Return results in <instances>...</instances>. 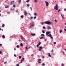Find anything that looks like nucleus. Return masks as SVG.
<instances>
[{
	"instance_id": "nucleus-27",
	"label": "nucleus",
	"mask_w": 66,
	"mask_h": 66,
	"mask_svg": "<svg viewBox=\"0 0 66 66\" xmlns=\"http://www.w3.org/2000/svg\"><path fill=\"white\" fill-rule=\"evenodd\" d=\"M40 44H41V42H39V44L38 45H40Z\"/></svg>"
},
{
	"instance_id": "nucleus-41",
	"label": "nucleus",
	"mask_w": 66,
	"mask_h": 66,
	"mask_svg": "<svg viewBox=\"0 0 66 66\" xmlns=\"http://www.w3.org/2000/svg\"><path fill=\"white\" fill-rule=\"evenodd\" d=\"M30 9H31V11H32L33 10H32V7H30Z\"/></svg>"
},
{
	"instance_id": "nucleus-44",
	"label": "nucleus",
	"mask_w": 66,
	"mask_h": 66,
	"mask_svg": "<svg viewBox=\"0 0 66 66\" xmlns=\"http://www.w3.org/2000/svg\"><path fill=\"white\" fill-rule=\"evenodd\" d=\"M16 66H19V65L18 64H16Z\"/></svg>"
},
{
	"instance_id": "nucleus-49",
	"label": "nucleus",
	"mask_w": 66,
	"mask_h": 66,
	"mask_svg": "<svg viewBox=\"0 0 66 66\" xmlns=\"http://www.w3.org/2000/svg\"><path fill=\"white\" fill-rule=\"evenodd\" d=\"M64 11H66V9L65 8L64 9Z\"/></svg>"
},
{
	"instance_id": "nucleus-28",
	"label": "nucleus",
	"mask_w": 66,
	"mask_h": 66,
	"mask_svg": "<svg viewBox=\"0 0 66 66\" xmlns=\"http://www.w3.org/2000/svg\"><path fill=\"white\" fill-rule=\"evenodd\" d=\"M16 47L18 48H19V45H17L16 46Z\"/></svg>"
},
{
	"instance_id": "nucleus-10",
	"label": "nucleus",
	"mask_w": 66,
	"mask_h": 66,
	"mask_svg": "<svg viewBox=\"0 0 66 66\" xmlns=\"http://www.w3.org/2000/svg\"><path fill=\"white\" fill-rule=\"evenodd\" d=\"M45 36H42L41 37H40V39H44V38H45Z\"/></svg>"
},
{
	"instance_id": "nucleus-4",
	"label": "nucleus",
	"mask_w": 66,
	"mask_h": 66,
	"mask_svg": "<svg viewBox=\"0 0 66 66\" xmlns=\"http://www.w3.org/2000/svg\"><path fill=\"white\" fill-rule=\"evenodd\" d=\"M45 3L46 4V6H48L49 5V3H48V2L45 1Z\"/></svg>"
},
{
	"instance_id": "nucleus-48",
	"label": "nucleus",
	"mask_w": 66,
	"mask_h": 66,
	"mask_svg": "<svg viewBox=\"0 0 66 66\" xmlns=\"http://www.w3.org/2000/svg\"><path fill=\"white\" fill-rule=\"evenodd\" d=\"M18 10H16V13H18Z\"/></svg>"
},
{
	"instance_id": "nucleus-33",
	"label": "nucleus",
	"mask_w": 66,
	"mask_h": 66,
	"mask_svg": "<svg viewBox=\"0 0 66 66\" xmlns=\"http://www.w3.org/2000/svg\"><path fill=\"white\" fill-rule=\"evenodd\" d=\"M28 46H29V45H27L26 46V47H28Z\"/></svg>"
},
{
	"instance_id": "nucleus-23",
	"label": "nucleus",
	"mask_w": 66,
	"mask_h": 66,
	"mask_svg": "<svg viewBox=\"0 0 66 66\" xmlns=\"http://www.w3.org/2000/svg\"><path fill=\"white\" fill-rule=\"evenodd\" d=\"M62 30H61L60 31V33H62Z\"/></svg>"
},
{
	"instance_id": "nucleus-37",
	"label": "nucleus",
	"mask_w": 66,
	"mask_h": 66,
	"mask_svg": "<svg viewBox=\"0 0 66 66\" xmlns=\"http://www.w3.org/2000/svg\"><path fill=\"white\" fill-rule=\"evenodd\" d=\"M21 0H20L19 1V3H21Z\"/></svg>"
},
{
	"instance_id": "nucleus-29",
	"label": "nucleus",
	"mask_w": 66,
	"mask_h": 66,
	"mask_svg": "<svg viewBox=\"0 0 66 66\" xmlns=\"http://www.w3.org/2000/svg\"><path fill=\"white\" fill-rule=\"evenodd\" d=\"M34 19H36V16H35L34 17Z\"/></svg>"
},
{
	"instance_id": "nucleus-8",
	"label": "nucleus",
	"mask_w": 66,
	"mask_h": 66,
	"mask_svg": "<svg viewBox=\"0 0 66 66\" xmlns=\"http://www.w3.org/2000/svg\"><path fill=\"white\" fill-rule=\"evenodd\" d=\"M47 29L48 30H49L50 29H51V27H50V26H48V27L47 28Z\"/></svg>"
},
{
	"instance_id": "nucleus-35",
	"label": "nucleus",
	"mask_w": 66,
	"mask_h": 66,
	"mask_svg": "<svg viewBox=\"0 0 66 66\" xmlns=\"http://www.w3.org/2000/svg\"><path fill=\"white\" fill-rule=\"evenodd\" d=\"M39 51H42V50L40 49H39Z\"/></svg>"
},
{
	"instance_id": "nucleus-22",
	"label": "nucleus",
	"mask_w": 66,
	"mask_h": 66,
	"mask_svg": "<svg viewBox=\"0 0 66 66\" xmlns=\"http://www.w3.org/2000/svg\"><path fill=\"white\" fill-rule=\"evenodd\" d=\"M43 29H46V27L45 26L43 27Z\"/></svg>"
},
{
	"instance_id": "nucleus-47",
	"label": "nucleus",
	"mask_w": 66,
	"mask_h": 66,
	"mask_svg": "<svg viewBox=\"0 0 66 66\" xmlns=\"http://www.w3.org/2000/svg\"><path fill=\"white\" fill-rule=\"evenodd\" d=\"M16 55L15 54H14V56L15 57H16Z\"/></svg>"
},
{
	"instance_id": "nucleus-32",
	"label": "nucleus",
	"mask_w": 66,
	"mask_h": 66,
	"mask_svg": "<svg viewBox=\"0 0 66 66\" xmlns=\"http://www.w3.org/2000/svg\"><path fill=\"white\" fill-rule=\"evenodd\" d=\"M21 18H23V15H21Z\"/></svg>"
},
{
	"instance_id": "nucleus-36",
	"label": "nucleus",
	"mask_w": 66,
	"mask_h": 66,
	"mask_svg": "<svg viewBox=\"0 0 66 66\" xmlns=\"http://www.w3.org/2000/svg\"><path fill=\"white\" fill-rule=\"evenodd\" d=\"M22 60H21V62H20V63H22Z\"/></svg>"
},
{
	"instance_id": "nucleus-42",
	"label": "nucleus",
	"mask_w": 66,
	"mask_h": 66,
	"mask_svg": "<svg viewBox=\"0 0 66 66\" xmlns=\"http://www.w3.org/2000/svg\"><path fill=\"white\" fill-rule=\"evenodd\" d=\"M39 46V45L38 44V45H37V47H38V46Z\"/></svg>"
},
{
	"instance_id": "nucleus-52",
	"label": "nucleus",
	"mask_w": 66,
	"mask_h": 66,
	"mask_svg": "<svg viewBox=\"0 0 66 66\" xmlns=\"http://www.w3.org/2000/svg\"><path fill=\"white\" fill-rule=\"evenodd\" d=\"M64 31H65L66 32V29H64Z\"/></svg>"
},
{
	"instance_id": "nucleus-56",
	"label": "nucleus",
	"mask_w": 66,
	"mask_h": 66,
	"mask_svg": "<svg viewBox=\"0 0 66 66\" xmlns=\"http://www.w3.org/2000/svg\"><path fill=\"white\" fill-rule=\"evenodd\" d=\"M61 3H63V1H61Z\"/></svg>"
},
{
	"instance_id": "nucleus-20",
	"label": "nucleus",
	"mask_w": 66,
	"mask_h": 66,
	"mask_svg": "<svg viewBox=\"0 0 66 66\" xmlns=\"http://www.w3.org/2000/svg\"><path fill=\"white\" fill-rule=\"evenodd\" d=\"M25 48H26L25 49L26 50H28V47H26Z\"/></svg>"
},
{
	"instance_id": "nucleus-61",
	"label": "nucleus",
	"mask_w": 66,
	"mask_h": 66,
	"mask_svg": "<svg viewBox=\"0 0 66 66\" xmlns=\"http://www.w3.org/2000/svg\"><path fill=\"white\" fill-rule=\"evenodd\" d=\"M64 65V64H62V66H63Z\"/></svg>"
},
{
	"instance_id": "nucleus-55",
	"label": "nucleus",
	"mask_w": 66,
	"mask_h": 66,
	"mask_svg": "<svg viewBox=\"0 0 66 66\" xmlns=\"http://www.w3.org/2000/svg\"><path fill=\"white\" fill-rule=\"evenodd\" d=\"M60 11V10L59 9V10H58V12H59Z\"/></svg>"
},
{
	"instance_id": "nucleus-6",
	"label": "nucleus",
	"mask_w": 66,
	"mask_h": 66,
	"mask_svg": "<svg viewBox=\"0 0 66 66\" xmlns=\"http://www.w3.org/2000/svg\"><path fill=\"white\" fill-rule=\"evenodd\" d=\"M48 36H49V37H50V38H51V39H53V37H52V35H51V34H50V35H48Z\"/></svg>"
},
{
	"instance_id": "nucleus-31",
	"label": "nucleus",
	"mask_w": 66,
	"mask_h": 66,
	"mask_svg": "<svg viewBox=\"0 0 66 66\" xmlns=\"http://www.w3.org/2000/svg\"><path fill=\"white\" fill-rule=\"evenodd\" d=\"M41 36H45V35L42 34L41 35Z\"/></svg>"
},
{
	"instance_id": "nucleus-39",
	"label": "nucleus",
	"mask_w": 66,
	"mask_h": 66,
	"mask_svg": "<svg viewBox=\"0 0 66 66\" xmlns=\"http://www.w3.org/2000/svg\"><path fill=\"white\" fill-rule=\"evenodd\" d=\"M6 63H7V62H6V61L5 62H4V64H6Z\"/></svg>"
},
{
	"instance_id": "nucleus-19",
	"label": "nucleus",
	"mask_w": 66,
	"mask_h": 66,
	"mask_svg": "<svg viewBox=\"0 0 66 66\" xmlns=\"http://www.w3.org/2000/svg\"><path fill=\"white\" fill-rule=\"evenodd\" d=\"M39 49H43V47L42 46H40L39 47Z\"/></svg>"
},
{
	"instance_id": "nucleus-59",
	"label": "nucleus",
	"mask_w": 66,
	"mask_h": 66,
	"mask_svg": "<svg viewBox=\"0 0 66 66\" xmlns=\"http://www.w3.org/2000/svg\"><path fill=\"white\" fill-rule=\"evenodd\" d=\"M52 52H53V50H52Z\"/></svg>"
},
{
	"instance_id": "nucleus-11",
	"label": "nucleus",
	"mask_w": 66,
	"mask_h": 66,
	"mask_svg": "<svg viewBox=\"0 0 66 66\" xmlns=\"http://www.w3.org/2000/svg\"><path fill=\"white\" fill-rule=\"evenodd\" d=\"M31 35H32V36H35L36 35V34H31Z\"/></svg>"
},
{
	"instance_id": "nucleus-5",
	"label": "nucleus",
	"mask_w": 66,
	"mask_h": 66,
	"mask_svg": "<svg viewBox=\"0 0 66 66\" xmlns=\"http://www.w3.org/2000/svg\"><path fill=\"white\" fill-rule=\"evenodd\" d=\"M21 38L23 41H25V39L23 38V37L22 36H21Z\"/></svg>"
},
{
	"instance_id": "nucleus-46",
	"label": "nucleus",
	"mask_w": 66,
	"mask_h": 66,
	"mask_svg": "<svg viewBox=\"0 0 66 66\" xmlns=\"http://www.w3.org/2000/svg\"><path fill=\"white\" fill-rule=\"evenodd\" d=\"M7 14H9L10 13V12H7Z\"/></svg>"
},
{
	"instance_id": "nucleus-25",
	"label": "nucleus",
	"mask_w": 66,
	"mask_h": 66,
	"mask_svg": "<svg viewBox=\"0 0 66 66\" xmlns=\"http://www.w3.org/2000/svg\"><path fill=\"white\" fill-rule=\"evenodd\" d=\"M5 26V25H4V24H3L2 25V27L3 28V27H4Z\"/></svg>"
},
{
	"instance_id": "nucleus-2",
	"label": "nucleus",
	"mask_w": 66,
	"mask_h": 66,
	"mask_svg": "<svg viewBox=\"0 0 66 66\" xmlns=\"http://www.w3.org/2000/svg\"><path fill=\"white\" fill-rule=\"evenodd\" d=\"M58 7V6H57V4L56 5V6H55L54 7V9L55 10H58V8H57V7Z\"/></svg>"
},
{
	"instance_id": "nucleus-45",
	"label": "nucleus",
	"mask_w": 66,
	"mask_h": 66,
	"mask_svg": "<svg viewBox=\"0 0 66 66\" xmlns=\"http://www.w3.org/2000/svg\"><path fill=\"white\" fill-rule=\"evenodd\" d=\"M53 43L54 44H56V42H55L54 43Z\"/></svg>"
},
{
	"instance_id": "nucleus-40",
	"label": "nucleus",
	"mask_w": 66,
	"mask_h": 66,
	"mask_svg": "<svg viewBox=\"0 0 66 66\" xmlns=\"http://www.w3.org/2000/svg\"><path fill=\"white\" fill-rule=\"evenodd\" d=\"M35 2H37V0H35Z\"/></svg>"
},
{
	"instance_id": "nucleus-12",
	"label": "nucleus",
	"mask_w": 66,
	"mask_h": 66,
	"mask_svg": "<svg viewBox=\"0 0 66 66\" xmlns=\"http://www.w3.org/2000/svg\"><path fill=\"white\" fill-rule=\"evenodd\" d=\"M34 15H35V16H36V15H37V14H36V13H35L34 14Z\"/></svg>"
},
{
	"instance_id": "nucleus-7",
	"label": "nucleus",
	"mask_w": 66,
	"mask_h": 66,
	"mask_svg": "<svg viewBox=\"0 0 66 66\" xmlns=\"http://www.w3.org/2000/svg\"><path fill=\"white\" fill-rule=\"evenodd\" d=\"M46 33L47 36H48V35H49L48 34H50V33H51V32H50V31H47L46 32Z\"/></svg>"
},
{
	"instance_id": "nucleus-26",
	"label": "nucleus",
	"mask_w": 66,
	"mask_h": 66,
	"mask_svg": "<svg viewBox=\"0 0 66 66\" xmlns=\"http://www.w3.org/2000/svg\"><path fill=\"white\" fill-rule=\"evenodd\" d=\"M19 59H20L21 58V56H19Z\"/></svg>"
},
{
	"instance_id": "nucleus-38",
	"label": "nucleus",
	"mask_w": 66,
	"mask_h": 66,
	"mask_svg": "<svg viewBox=\"0 0 66 66\" xmlns=\"http://www.w3.org/2000/svg\"><path fill=\"white\" fill-rule=\"evenodd\" d=\"M38 63H39V64H40V63H41V62H40L38 61Z\"/></svg>"
},
{
	"instance_id": "nucleus-17",
	"label": "nucleus",
	"mask_w": 66,
	"mask_h": 66,
	"mask_svg": "<svg viewBox=\"0 0 66 66\" xmlns=\"http://www.w3.org/2000/svg\"><path fill=\"white\" fill-rule=\"evenodd\" d=\"M14 2H15L14 1H12L11 2V4H13V3H14Z\"/></svg>"
},
{
	"instance_id": "nucleus-30",
	"label": "nucleus",
	"mask_w": 66,
	"mask_h": 66,
	"mask_svg": "<svg viewBox=\"0 0 66 66\" xmlns=\"http://www.w3.org/2000/svg\"><path fill=\"white\" fill-rule=\"evenodd\" d=\"M27 6H28V7H29V6H30V5L29 4H27Z\"/></svg>"
},
{
	"instance_id": "nucleus-9",
	"label": "nucleus",
	"mask_w": 66,
	"mask_h": 66,
	"mask_svg": "<svg viewBox=\"0 0 66 66\" xmlns=\"http://www.w3.org/2000/svg\"><path fill=\"white\" fill-rule=\"evenodd\" d=\"M24 14L25 15V16H26L27 15V12H26V11H24Z\"/></svg>"
},
{
	"instance_id": "nucleus-53",
	"label": "nucleus",
	"mask_w": 66,
	"mask_h": 66,
	"mask_svg": "<svg viewBox=\"0 0 66 66\" xmlns=\"http://www.w3.org/2000/svg\"><path fill=\"white\" fill-rule=\"evenodd\" d=\"M0 46H2V45L1 44H0Z\"/></svg>"
},
{
	"instance_id": "nucleus-15",
	"label": "nucleus",
	"mask_w": 66,
	"mask_h": 66,
	"mask_svg": "<svg viewBox=\"0 0 66 66\" xmlns=\"http://www.w3.org/2000/svg\"><path fill=\"white\" fill-rule=\"evenodd\" d=\"M2 37L3 38H5V36H4V35H3L2 36Z\"/></svg>"
},
{
	"instance_id": "nucleus-13",
	"label": "nucleus",
	"mask_w": 66,
	"mask_h": 66,
	"mask_svg": "<svg viewBox=\"0 0 66 66\" xmlns=\"http://www.w3.org/2000/svg\"><path fill=\"white\" fill-rule=\"evenodd\" d=\"M42 33H45V31L44 30H42Z\"/></svg>"
},
{
	"instance_id": "nucleus-16",
	"label": "nucleus",
	"mask_w": 66,
	"mask_h": 66,
	"mask_svg": "<svg viewBox=\"0 0 66 66\" xmlns=\"http://www.w3.org/2000/svg\"><path fill=\"white\" fill-rule=\"evenodd\" d=\"M20 46L21 47L23 46V44H22V43H21V44H20Z\"/></svg>"
},
{
	"instance_id": "nucleus-43",
	"label": "nucleus",
	"mask_w": 66,
	"mask_h": 66,
	"mask_svg": "<svg viewBox=\"0 0 66 66\" xmlns=\"http://www.w3.org/2000/svg\"><path fill=\"white\" fill-rule=\"evenodd\" d=\"M13 7H16V6H15V5H13Z\"/></svg>"
},
{
	"instance_id": "nucleus-60",
	"label": "nucleus",
	"mask_w": 66,
	"mask_h": 66,
	"mask_svg": "<svg viewBox=\"0 0 66 66\" xmlns=\"http://www.w3.org/2000/svg\"><path fill=\"white\" fill-rule=\"evenodd\" d=\"M5 8H6V9H7V7H6V6H5Z\"/></svg>"
},
{
	"instance_id": "nucleus-51",
	"label": "nucleus",
	"mask_w": 66,
	"mask_h": 66,
	"mask_svg": "<svg viewBox=\"0 0 66 66\" xmlns=\"http://www.w3.org/2000/svg\"><path fill=\"white\" fill-rule=\"evenodd\" d=\"M1 53H2V51H0V54H1Z\"/></svg>"
},
{
	"instance_id": "nucleus-14",
	"label": "nucleus",
	"mask_w": 66,
	"mask_h": 66,
	"mask_svg": "<svg viewBox=\"0 0 66 66\" xmlns=\"http://www.w3.org/2000/svg\"><path fill=\"white\" fill-rule=\"evenodd\" d=\"M48 56H50V57H51V55L50 54V53H48Z\"/></svg>"
},
{
	"instance_id": "nucleus-57",
	"label": "nucleus",
	"mask_w": 66,
	"mask_h": 66,
	"mask_svg": "<svg viewBox=\"0 0 66 66\" xmlns=\"http://www.w3.org/2000/svg\"><path fill=\"white\" fill-rule=\"evenodd\" d=\"M64 15H63V16H62V18H63L64 17Z\"/></svg>"
},
{
	"instance_id": "nucleus-24",
	"label": "nucleus",
	"mask_w": 66,
	"mask_h": 66,
	"mask_svg": "<svg viewBox=\"0 0 66 66\" xmlns=\"http://www.w3.org/2000/svg\"><path fill=\"white\" fill-rule=\"evenodd\" d=\"M33 17H31L30 18V19H33Z\"/></svg>"
},
{
	"instance_id": "nucleus-58",
	"label": "nucleus",
	"mask_w": 66,
	"mask_h": 66,
	"mask_svg": "<svg viewBox=\"0 0 66 66\" xmlns=\"http://www.w3.org/2000/svg\"><path fill=\"white\" fill-rule=\"evenodd\" d=\"M55 21H56V22H57V20H56L55 19Z\"/></svg>"
},
{
	"instance_id": "nucleus-21",
	"label": "nucleus",
	"mask_w": 66,
	"mask_h": 66,
	"mask_svg": "<svg viewBox=\"0 0 66 66\" xmlns=\"http://www.w3.org/2000/svg\"><path fill=\"white\" fill-rule=\"evenodd\" d=\"M26 2H30V0H27L26 1Z\"/></svg>"
},
{
	"instance_id": "nucleus-1",
	"label": "nucleus",
	"mask_w": 66,
	"mask_h": 66,
	"mask_svg": "<svg viewBox=\"0 0 66 66\" xmlns=\"http://www.w3.org/2000/svg\"><path fill=\"white\" fill-rule=\"evenodd\" d=\"M41 23L42 25H43V23H44L45 24H48L49 25H51V24H52V22H51L50 21H46L44 22H42Z\"/></svg>"
},
{
	"instance_id": "nucleus-18",
	"label": "nucleus",
	"mask_w": 66,
	"mask_h": 66,
	"mask_svg": "<svg viewBox=\"0 0 66 66\" xmlns=\"http://www.w3.org/2000/svg\"><path fill=\"white\" fill-rule=\"evenodd\" d=\"M41 59H39L38 60V62H39V61H41Z\"/></svg>"
},
{
	"instance_id": "nucleus-54",
	"label": "nucleus",
	"mask_w": 66,
	"mask_h": 66,
	"mask_svg": "<svg viewBox=\"0 0 66 66\" xmlns=\"http://www.w3.org/2000/svg\"><path fill=\"white\" fill-rule=\"evenodd\" d=\"M28 14L29 15H30V16H31V14L30 13H28Z\"/></svg>"
},
{
	"instance_id": "nucleus-3",
	"label": "nucleus",
	"mask_w": 66,
	"mask_h": 66,
	"mask_svg": "<svg viewBox=\"0 0 66 66\" xmlns=\"http://www.w3.org/2000/svg\"><path fill=\"white\" fill-rule=\"evenodd\" d=\"M30 27H34L35 25L34 24H33L32 23H30Z\"/></svg>"
},
{
	"instance_id": "nucleus-63",
	"label": "nucleus",
	"mask_w": 66,
	"mask_h": 66,
	"mask_svg": "<svg viewBox=\"0 0 66 66\" xmlns=\"http://www.w3.org/2000/svg\"><path fill=\"white\" fill-rule=\"evenodd\" d=\"M20 40H19V42H20Z\"/></svg>"
},
{
	"instance_id": "nucleus-62",
	"label": "nucleus",
	"mask_w": 66,
	"mask_h": 66,
	"mask_svg": "<svg viewBox=\"0 0 66 66\" xmlns=\"http://www.w3.org/2000/svg\"><path fill=\"white\" fill-rule=\"evenodd\" d=\"M61 17H62V16H63V14H61Z\"/></svg>"
},
{
	"instance_id": "nucleus-34",
	"label": "nucleus",
	"mask_w": 66,
	"mask_h": 66,
	"mask_svg": "<svg viewBox=\"0 0 66 66\" xmlns=\"http://www.w3.org/2000/svg\"><path fill=\"white\" fill-rule=\"evenodd\" d=\"M45 63H42V65L43 66H45Z\"/></svg>"
},
{
	"instance_id": "nucleus-64",
	"label": "nucleus",
	"mask_w": 66,
	"mask_h": 66,
	"mask_svg": "<svg viewBox=\"0 0 66 66\" xmlns=\"http://www.w3.org/2000/svg\"><path fill=\"white\" fill-rule=\"evenodd\" d=\"M45 41H46V39H45Z\"/></svg>"
},
{
	"instance_id": "nucleus-50",
	"label": "nucleus",
	"mask_w": 66,
	"mask_h": 66,
	"mask_svg": "<svg viewBox=\"0 0 66 66\" xmlns=\"http://www.w3.org/2000/svg\"><path fill=\"white\" fill-rule=\"evenodd\" d=\"M22 61H23L24 60V58H22Z\"/></svg>"
}]
</instances>
